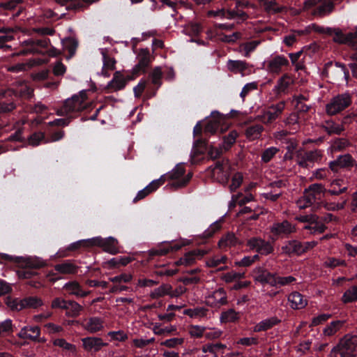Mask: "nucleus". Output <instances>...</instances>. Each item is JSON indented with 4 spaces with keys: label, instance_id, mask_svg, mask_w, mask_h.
<instances>
[{
    "label": "nucleus",
    "instance_id": "nucleus-1",
    "mask_svg": "<svg viewBox=\"0 0 357 357\" xmlns=\"http://www.w3.org/2000/svg\"><path fill=\"white\" fill-rule=\"evenodd\" d=\"M50 40L43 38L40 40L29 39L22 43L24 49L15 55H25L28 54H45L47 53L50 56H56L59 54V51L54 47L48 49Z\"/></svg>",
    "mask_w": 357,
    "mask_h": 357
},
{
    "label": "nucleus",
    "instance_id": "nucleus-2",
    "mask_svg": "<svg viewBox=\"0 0 357 357\" xmlns=\"http://www.w3.org/2000/svg\"><path fill=\"white\" fill-rule=\"evenodd\" d=\"M357 336L346 335L334 347L329 357H356Z\"/></svg>",
    "mask_w": 357,
    "mask_h": 357
},
{
    "label": "nucleus",
    "instance_id": "nucleus-3",
    "mask_svg": "<svg viewBox=\"0 0 357 357\" xmlns=\"http://www.w3.org/2000/svg\"><path fill=\"white\" fill-rule=\"evenodd\" d=\"M324 70L331 82L347 84L349 73L345 65L337 62H328L325 65Z\"/></svg>",
    "mask_w": 357,
    "mask_h": 357
},
{
    "label": "nucleus",
    "instance_id": "nucleus-4",
    "mask_svg": "<svg viewBox=\"0 0 357 357\" xmlns=\"http://www.w3.org/2000/svg\"><path fill=\"white\" fill-rule=\"evenodd\" d=\"M351 103V96L349 93H343L333 97L326 105V112L329 116L335 115Z\"/></svg>",
    "mask_w": 357,
    "mask_h": 357
},
{
    "label": "nucleus",
    "instance_id": "nucleus-5",
    "mask_svg": "<svg viewBox=\"0 0 357 357\" xmlns=\"http://www.w3.org/2000/svg\"><path fill=\"white\" fill-rule=\"evenodd\" d=\"M86 99V91H80L79 94L73 96L71 98H68L65 101L63 107L57 111V114L63 116L82 110L85 107L84 102Z\"/></svg>",
    "mask_w": 357,
    "mask_h": 357
},
{
    "label": "nucleus",
    "instance_id": "nucleus-6",
    "mask_svg": "<svg viewBox=\"0 0 357 357\" xmlns=\"http://www.w3.org/2000/svg\"><path fill=\"white\" fill-rule=\"evenodd\" d=\"M321 158L322 151L320 150L301 151L297 153L296 162L300 167L308 168L312 167L314 162H319Z\"/></svg>",
    "mask_w": 357,
    "mask_h": 357
},
{
    "label": "nucleus",
    "instance_id": "nucleus-7",
    "mask_svg": "<svg viewBox=\"0 0 357 357\" xmlns=\"http://www.w3.org/2000/svg\"><path fill=\"white\" fill-rule=\"evenodd\" d=\"M289 65V60L284 55L272 56L264 62L265 70L271 74H280L284 68Z\"/></svg>",
    "mask_w": 357,
    "mask_h": 357
},
{
    "label": "nucleus",
    "instance_id": "nucleus-8",
    "mask_svg": "<svg viewBox=\"0 0 357 357\" xmlns=\"http://www.w3.org/2000/svg\"><path fill=\"white\" fill-rule=\"evenodd\" d=\"M250 250H255L261 255H268L273 250V248L269 242L265 241L261 238L253 237L247 242Z\"/></svg>",
    "mask_w": 357,
    "mask_h": 357
},
{
    "label": "nucleus",
    "instance_id": "nucleus-9",
    "mask_svg": "<svg viewBox=\"0 0 357 357\" xmlns=\"http://www.w3.org/2000/svg\"><path fill=\"white\" fill-rule=\"evenodd\" d=\"M285 107V102L281 101L270 106L261 115L264 123H271L277 119L282 113Z\"/></svg>",
    "mask_w": 357,
    "mask_h": 357
},
{
    "label": "nucleus",
    "instance_id": "nucleus-10",
    "mask_svg": "<svg viewBox=\"0 0 357 357\" xmlns=\"http://www.w3.org/2000/svg\"><path fill=\"white\" fill-rule=\"evenodd\" d=\"M206 302L208 305L213 307H220L227 303V296L225 290L223 288H219L206 298Z\"/></svg>",
    "mask_w": 357,
    "mask_h": 357
},
{
    "label": "nucleus",
    "instance_id": "nucleus-11",
    "mask_svg": "<svg viewBox=\"0 0 357 357\" xmlns=\"http://www.w3.org/2000/svg\"><path fill=\"white\" fill-rule=\"evenodd\" d=\"M208 15L227 20H233L236 18H241L244 20L246 17V14L243 10H234L231 8H228L227 10L221 8L216 10H210L208 12Z\"/></svg>",
    "mask_w": 357,
    "mask_h": 357
},
{
    "label": "nucleus",
    "instance_id": "nucleus-12",
    "mask_svg": "<svg viewBox=\"0 0 357 357\" xmlns=\"http://www.w3.org/2000/svg\"><path fill=\"white\" fill-rule=\"evenodd\" d=\"M82 342L84 349L89 352L99 351L107 345L102 338L95 336L84 337L82 339Z\"/></svg>",
    "mask_w": 357,
    "mask_h": 357
},
{
    "label": "nucleus",
    "instance_id": "nucleus-13",
    "mask_svg": "<svg viewBox=\"0 0 357 357\" xmlns=\"http://www.w3.org/2000/svg\"><path fill=\"white\" fill-rule=\"evenodd\" d=\"M326 189L321 184L314 183L305 190L304 195L312 204L319 200L321 196L326 192Z\"/></svg>",
    "mask_w": 357,
    "mask_h": 357
},
{
    "label": "nucleus",
    "instance_id": "nucleus-14",
    "mask_svg": "<svg viewBox=\"0 0 357 357\" xmlns=\"http://www.w3.org/2000/svg\"><path fill=\"white\" fill-rule=\"evenodd\" d=\"M271 232L278 236H287L290 234L295 231L294 225L287 220L282 222H275L271 227Z\"/></svg>",
    "mask_w": 357,
    "mask_h": 357
},
{
    "label": "nucleus",
    "instance_id": "nucleus-15",
    "mask_svg": "<svg viewBox=\"0 0 357 357\" xmlns=\"http://www.w3.org/2000/svg\"><path fill=\"white\" fill-rule=\"evenodd\" d=\"M82 328L90 333H96L104 328V320L99 317H91L84 320Z\"/></svg>",
    "mask_w": 357,
    "mask_h": 357
},
{
    "label": "nucleus",
    "instance_id": "nucleus-16",
    "mask_svg": "<svg viewBox=\"0 0 357 357\" xmlns=\"http://www.w3.org/2000/svg\"><path fill=\"white\" fill-rule=\"evenodd\" d=\"M225 120V116L218 111H213L207 121L205 131L211 133L215 132Z\"/></svg>",
    "mask_w": 357,
    "mask_h": 357
},
{
    "label": "nucleus",
    "instance_id": "nucleus-17",
    "mask_svg": "<svg viewBox=\"0 0 357 357\" xmlns=\"http://www.w3.org/2000/svg\"><path fill=\"white\" fill-rule=\"evenodd\" d=\"M63 288L67 291L70 295L77 297H85L90 293L89 291H84L80 284L76 280H72L65 283Z\"/></svg>",
    "mask_w": 357,
    "mask_h": 357
},
{
    "label": "nucleus",
    "instance_id": "nucleus-18",
    "mask_svg": "<svg viewBox=\"0 0 357 357\" xmlns=\"http://www.w3.org/2000/svg\"><path fill=\"white\" fill-rule=\"evenodd\" d=\"M356 165V161L353 158V157L349 154L341 155L337 157V158L330 162V168L333 171H336V166L340 167H353Z\"/></svg>",
    "mask_w": 357,
    "mask_h": 357
},
{
    "label": "nucleus",
    "instance_id": "nucleus-19",
    "mask_svg": "<svg viewBox=\"0 0 357 357\" xmlns=\"http://www.w3.org/2000/svg\"><path fill=\"white\" fill-rule=\"evenodd\" d=\"M206 253V251L202 250H195L188 252L184 255L178 261H176L177 265H183L188 266L193 264L198 257H202Z\"/></svg>",
    "mask_w": 357,
    "mask_h": 357
},
{
    "label": "nucleus",
    "instance_id": "nucleus-20",
    "mask_svg": "<svg viewBox=\"0 0 357 357\" xmlns=\"http://www.w3.org/2000/svg\"><path fill=\"white\" fill-rule=\"evenodd\" d=\"M260 6L268 14H276L283 12L285 7L280 5L278 0H259Z\"/></svg>",
    "mask_w": 357,
    "mask_h": 357
},
{
    "label": "nucleus",
    "instance_id": "nucleus-21",
    "mask_svg": "<svg viewBox=\"0 0 357 357\" xmlns=\"http://www.w3.org/2000/svg\"><path fill=\"white\" fill-rule=\"evenodd\" d=\"M128 78L125 77L120 71H116L113 76L112 79L107 84V88L116 91L123 89Z\"/></svg>",
    "mask_w": 357,
    "mask_h": 357
},
{
    "label": "nucleus",
    "instance_id": "nucleus-22",
    "mask_svg": "<svg viewBox=\"0 0 357 357\" xmlns=\"http://www.w3.org/2000/svg\"><path fill=\"white\" fill-rule=\"evenodd\" d=\"M292 83V79L287 74H284L278 80L273 91L277 95L285 94Z\"/></svg>",
    "mask_w": 357,
    "mask_h": 357
},
{
    "label": "nucleus",
    "instance_id": "nucleus-23",
    "mask_svg": "<svg viewBox=\"0 0 357 357\" xmlns=\"http://www.w3.org/2000/svg\"><path fill=\"white\" fill-rule=\"evenodd\" d=\"M333 8V3L327 0H321L316 8L312 11V15L315 17H324L331 13Z\"/></svg>",
    "mask_w": 357,
    "mask_h": 357
},
{
    "label": "nucleus",
    "instance_id": "nucleus-24",
    "mask_svg": "<svg viewBox=\"0 0 357 357\" xmlns=\"http://www.w3.org/2000/svg\"><path fill=\"white\" fill-rule=\"evenodd\" d=\"M165 176V175H162L160 178L151 181L149 185L139 190L135 197L134 202L143 199L149 193L155 190L160 185L163 183Z\"/></svg>",
    "mask_w": 357,
    "mask_h": 357
},
{
    "label": "nucleus",
    "instance_id": "nucleus-25",
    "mask_svg": "<svg viewBox=\"0 0 357 357\" xmlns=\"http://www.w3.org/2000/svg\"><path fill=\"white\" fill-rule=\"evenodd\" d=\"M281 250L282 254L288 255L291 254L300 255L303 253V249L302 248L301 243L295 240L284 243V244L281 247Z\"/></svg>",
    "mask_w": 357,
    "mask_h": 357
},
{
    "label": "nucleus",
    "instance_id": "nucleus-26",
    "mask_svg": "<svg viewBox=\"0 0 357 357\" xmlns=\"http://www.w3.org/2000/svg\"><path fill=\"white\" fill-rule=\"evenodd\" d=\"M288 301L291 307L295 310L303 309L307 304V300L304 298L301 294L297 291H294L289 295Z\"/></svg>",
    "mask_w": 357,
    "mask_h": 357
},
{
    "label": "nucleus",
    "instance_id": "nucleus-27",
    "mask_svg": "<svg viewBox=\"0 0 357 357\" xmlns=\"http://www.w3.org/2000/svg\"><path fill=\"white\" fill-rule=\"evenodd\" d=\"M40 331L38 326H24L18 333L22 339L36 340L40 336Z\"/></svg>",
    "mask_w": 357,
    "mask_h": 357
},
{
    "label": "nucleus",
    "instance_id": "nucleus-28",
    "mask_svg": "<svg viewBox=\"0 0 357 357\" xmlns=\"http://www.w3.org/2000/svg\"><path fill=\"white\" fill-rule=\"evenodd\" d=\"M331 188L326 190L331 195H339L347 190V186L344 183V180L337 178L333 180L330 184Z\"/></svg>",
    "mask_w": 357,
    "mask_h": 357
},
{
    "label": "nucleus",
    "instance_id": "nucleus-29",
    "mask_svg": "<svg viewBox=\"0 0 357 357\" xmlns=\"http://www.w3.org/2000/svg\"><path fill=\"white\" fill-rule=\"evenodd\" d=\"M54 269L61 274H75L78 267L73 262L66 261L63 263L56 264Z\"/></svg>",
    "mask_w": 357,
    "mask_h": 357
},
{
    "label": "nucleus",
    "instance_id": "nucleus-30",
    "mask_svg": "<svg viewBox=\"0 0 357 357\" xmlns=\"http://www.w3.org/2000/svg\"><path fill=\"white\" fill-rule=\"evenodd\" d=\"M308 100V96L303 94L295 95L292 98V102L294 103L295 108L298 112H306L310 108V105H306L305 101Z\"/></svg>",
    "mask_w": 357,
    "mask_h": 357
},
{
    "label": "nucleus",
    "instance_id": "nucleus-31",
    "mask_svg": "<svg viewBox=\"0 0 357 357\" xmlns=\"http://www.w3.org/2000/svg\"><path fill=\"white\" fill-rule=\"evenodd\" d=\"M255 280L262 284H268L272 287H276V274L271 273L266 271H261L255 277Z\"/></svg>",
    "mask_w": 357,
    "mask_h": 357
},
{
    "label": "nucleus",
    "instance_id": "nucleus-32",
    "mask_svg": "<svg viewBox=\"0 0 357 357\" xmlns=\"http://www.w3.org/2000/svg\"><path fill=\"white\" fill-rule=\"evenodd\" d=\"M105 241L102 240V238L100 236L93 237L91 238L79 240L75 243L70 244L68 247V250H74L77 249L79 246L83 245L86 247L93 246V243H99L102 244Z\"/></svg>",
    "mask_w": 357,
    "mask_h": 357
},
{
    "label": "nucleus",
    "instance_id": "nucleus-33",
    "mask_svg": "<svg viewBox=\"0 0 357 357\" xmlns=\"http://www.w3.org/2000/svg\"><path fill=\"white\" fill-rule=\"evenodd\" d=\"M138 63L133 68L134 73L145 72L150 62L149 52L144 50L142 51L138 56Z\"/></svg>",
    "mask_w": 357,
    "mask_h": 357
},
{
    "label": "nucleus",
    "instance_id": "nucleus-34",
    "mask_svg": "<svg viewBox=\"0 0 357 357\" xmlns=\"http://www.w3.org/2000/svg\"><path fill=\"white\" fill-rule=\"evenodd\" d=\"M102 240L105 241L103 243H93V246L98 245L100 247H102L105 251L109 252L111 254H116L118 252V249L116 247V239L110 236L107 238H102Z\"/></svg>",
    "mask_w": 357,
    "mask_h": 357
},
{
    "label": "nucleus",
    "instance_id": "nucleus-35",
    "mask_svg": "<svg viewBox=\"0 0 357 357\" xmlns=\"http://www.w3.org/2000/svg\"><path fill=\"white\" fill-rule=\"evenodd\" d=\"M279 322V319L275 317H270L265 319L260 322H259L257 324H256L253 328V331L255 332H261L266 331L271 328H272L273 326L276 325Z\"/></svg>",
    "mask_w": 357,
    "mask_h": 357
},
{
    "label": "nucleus",
    "instance_id": "nucleus-36",
    "mask_svg": "<svg viewBox=\"0 0 357 357\" xmlns=\"http://www.w3.org/2000/svg\"><path fill=\"white\" fill-rule=\"evenodd\" d=\"M240 241L236 237L234 234L228 233L225 236H223L218 242V245L220 248H230L233 246H236L239 244Z\"/></svg>",
    "mask_w": 357,
    "mask_h": 357
},
{
    "label": "nucleus",
    "instance_id": "nucleus-37",
    "mask_svg": "<svg viewBox=\"0 0 357 357\" xmlns=\"http://www.w3.org/2000/svg\"><path fill=\"white\" fill-rule=\"evenodd\" d=\"M228 69L234 73H241L247 69L248 64L245 61L241 60H229L227 62Z\"/></svg>",
    "mask_w": 357,
    "mask_h": 357
},
{
    "label": "nucleus",
    "instance_id": "nucleus-38",
    "mask_svg": "<svg viewBox=\"0 0 357 357\" xmlns=\"http://www.w3.org/2000/svg\"><path fill=\"white\" fill-rule=\"evenodd\" d=\"M260 43L261 41L257 40L244 43L239 46V51L244 56L249 57Z\"/></svg>",
    "mask_w": 357,
    "mask_h": 357
},
{
    "label": "nucleus",
    "instance_id": "nucleus-39",
    "mask_svg": "<svg viewBox=\"0 0 357 357\" xmlns=\"http://www.w3.org/2000/svg\"><path fill=\"white\" fill-rule=\"evenodd\" d=\"M228 257L226 255H214L207 259L206 265L209 268H218L222 264H227Z\"/></svg>",
    "mask_w": 357,
    "mask_h": 357
},
{
    "label": "nucleus",
    "instance_id": "nucleus-40",
    "mask_svg": "<svg viewBox=\"0 0 357 357\" xmlns=\"http://www.w3.org/2000/svg\"><path fill=\"white\" fill-rule=\"evenodd\" d=\"M170 289H171V284H167V283L162 284L160 287L154 289L150 293V297L152 299H158V298H161L166 295L169 296Z\"/></svg>",
    "mask_w": 357,
    "mask_h": 357
},
{
    "label": "nucleus",
    "instance_id": "nucleus-41",
    "mask_svg": "<svg viewBox=\"0 0 357 357\" xmlns=\"http://www.w3.org/2000/svg\"><path fill=\"white\" fill-rule=\"evenodd\" d=\"M323 128L330 135L340 134L344 130L342 125L335 123L333 121H326L323 124Z\"/></svg>",
    "mask_w": 357,
    "mask_h": 357
},
{
    "label": "nucleus",
    "instance_id": "nucleus-42",
    "mask_svg": "<svg viewBox=\"0 0 357 357\" xmlns=\"http://www.w3.org/2000/svg\"><path fill=\"white\" fill-rule=\"evenodd\" d=\"M208 310L204 307L186 309L183 314L193 319H201L206 316Z\"/></svg>",
    "mask_w": 357,
    "mask_h": 357
},
{
    "label": "nucleus",
    "instance_id": "nucleus-43",
    "mask_svg": "<svg viewBox=\"0 0 357 357\" xmlns=\"http://www.w3.org/2000/svg\"><path fill=\"white\" fill-rule=\"evenodd\" d=\"M347 204V200L342 199L341 202H329L327 200L322 201L321 206L327 211H340L343 209Z\"/></svg>",
    "mask_w": 357,
    "mask_h": 357
},
{
    "label": "nucleus",
    "instance_id": "nucleus-44",
    "mask_svg": "<svg viewBox=\"0 0 357 357\" xmlns=\"http://www.w3.org/2000/svg\"><path fill=\"white\" fill-rule=\"evenodd\" d=\"M82 310V306L78 303L74 301H68L66 309V314L68 317H75L80 314Z\"/></svg>",
    "mask_w": 357,
    "mask_h": 357
},
{
    "label": "nucleus",
    "instance_id": "nucleus-45",
    "mask_svg": "<svg viewBox=\"0 0 357 357\" xmlns=\"http://www.w3.org/2000/svg\"><path fill=\"white\" fill-rule=\"evenodd\" d=\"M245 278V273L243 272H236V271H230L227 273L223 274L221 276V280L225 282L226 283H231L233 282H236Z\"/></svg>",
    "mask_w": 357,
    "mask_h": 357
},
{
    "label": "nucleus",
    "instance_id": "nucleus-46",
    "mask_svg": "<svg viewBox=\"0 0 357 357\" xmlns=\"http://www.w3.org/2000/svg\"><path fill=\"white\" fill-rule=\"evenodd\" d=\"M53 344L54 346L59 347L60 348H62L63 349L69 351L73 355H75L77 351V349L75 345L70 344L69 342H67L63 338H58L55 339L53 341Z\"/></svg>",
    "mask_w": 357,
    "mask_h": 357
},
{
    "label": "nucleus",
    "instance_id": "nucleus-47",
    "mask_svg": "<svg viewBox=\"0 0 357 357\" xmlns=\"http://www.w3.org/2000/svg\"><path fill=\"white\" fill-rule=\"evenodd\" d=\"M100 53L102 55L103 67L102 74L106 77L108 76L107 73H104V69L113 70L114 69L116 61L114 58L107 57L104 49H100Z\"/></svg>",
    "mask_w": 357,
    "mask_h": 357
},
{
    "label": "nucleus",
    "instance_id": "nucleus-48",
    "mask_svg": "<svg viewBox=\"0 0 357 357\" xmlns=\"http://www.w3.org/2000/svg\"><path fill=\"white\" fill-rule=\"evenodd\" d=\"M21 263H24L27 267L37 268L45 265V261L36 257H26L21 260Z\"/></svg>",
    "mask_w": 357,
    "mask_h": 357
},
{
    "label": "nucleus",
    "instance_id": "nucleus-49",
    "mask_svg": "<svg viewBox=\"0 0 357 357\" xmlns=\"http://www.w3.org/2000/svg\"><path fill=\"white\" fill-rule=\"evenodd\" d=\"M6 303L12 310L20 311L24 309V299L8 298Z\"/></svg>",
    "mask_w": 357,
    "mask_h": 357
},
{
    "label": "nucleus",
    "instance_id": "nucleus-50",
    "mask_svg": "<svg viewBox=\"0 0 357 357\" xmlns=\"http://www.w3.org/2000/svg\"><path fill=\"white\" fill-rule=\"evenodd\" d=\"M343 303H351L357 301V286H353L347 289L342 296Z\"/></svg>",
    "mask_w": 357,
    "mask_h": 357
},
{
    "label": "nucleus",
    "instance_id": "nucleus-51",
    "mask_svg": "<svg viewBox=\"0 0 357 357\" xmlns=\"http://www.w3.org/2000/svg\"><path fill=\"white\" fill-rule=\"evenodd\" d=\"M351 145L350 142L344 138L335 139L331 145L332 149L335 151H340L346 149Z\"/></svg>",
    "mask_w": 357,
    "mask_h": 357
},
{
    "label": "nucleus",
    "instance_id": "nucleus-52",
    "mask_svg": "<svg viewBox=\"0 0 357 357\" xmlns=\"http://www.w3.org/2000/svg\"><path fill=\"white\" fill-rule=\"evenodd\" d=\"M238 317V312L233 309H229L221 314L220 321L222 322H233L237 320Z\"/></svg>",
    "mask_w": 357,
    "mask_h": 357
},
{
    "label": "nucleus",
    "instance_id": "nucleus-53",
    "mask_svg": "<svg viewBox=\"0 0 357 357\" xmlns=\"http://www.w3.org/2000/svg\"><path fill=\"white\" fill-rule=\"evenodd\" d=\"M24 309L31 307V308H37L43 305V301L36 296H30L24 298Z\"/></svg>",
    "mask_w": 357,
    "mask_h": 357
},
{
    "label": "nucleus",
    "instance_id": "nucleus-54",
    "mask_svg": "<svg viewBox=\"0 0 357 357\" xmlns=\"http://www.w3.org/2000/svg\"><path fill=\"white\" fill-rule=\"evenodd\" d=\"M176 331L174 326H165L161 328L159 324H155L153 327V331L155 335H167Z\"/></svg>",
    "mask_w": 357,
    "mask_h": 357
},
{
    "label": "nucleus",
    "instance_id": "nucleus-55",
    "mask_svg": "<svg viewBox=\"0 0 357 357\" xmlns=\"http://www.w3.org/2000/svg\"><path fill=\"white\" fill-rule=\"evenodd\" d=\"M263 130V127L261 125H254L247 128L246 135L250 139H255L260 136Z\"/></svg>",
    "mask_w": 357,
    "mask_h": 357
},
{
    "label": "nucleus",
    "instance_id": "nucleus-56",
    "mask_svg": "<svg viewBox=\"0 0 357 357\" xmlns=\"http://www.w3.org/2000/svg\"><path fill=\"white\" fill-rule=\"evenodd\" d=\"M238 133L236 130H231L229 133L224 137L222 144L224 150H227L235 142Z\"/></svg>",
    "mask_w": 357,
    "mask_h": 357
},
{
    "label": "nucleus",
    "instance_id": "nucleus-57",
    "mask_svg": "<svg viewBox=\"0 0 357 357\" xmlns=\"http://www.w3.org/2000/svg\"><path fill=\"white\" fill-rule=\"evenodd\" d=\"M354 38V33H349L344 36L341 31L337 29L335 30V35L333 36V40L339 43H345L349 41H351Z\"/></svg>",
    "mask_w": 357,
    "mask_h": 357
},
{
    "label": "nucleus",
    "instance_id": "nucleus-58",
    "mask_svg": "<svg viewBox=\"0 0 357 357\" xmlns=\"http://www.w3.org/2000/svg\"><path fill=\"white\" fill-rule=\"evenodd\" d=\"M37 63L34 60L30 61L29 63H17L16 65L11 66L8 68V70L13 73H19L22 71L26 70L27 69L30 68L31 66H33L34 64Z\"/></svg>",
    "mask_w": 357,
    "mask_h": 357
},
{
    "label": "nucleus",
    "instance_id": "nucleus-59",
    "mask_svg": "<svg viewBox=\"0 0 357 357\" xmlns=\"http://www.w3.org/2000/svg\"><path fill=\"white\" fill-rule=\"evenodd\" d=\"M62 43L63 44L64 47L68 50L70 54V56L68 57V59H69L75 54L77 46V43L73 38L66 39L64 40H62Z\"/></svg>",
    "mask_w": 357,
    "mask_h": 357
},
{
    "label": "nucleus",
    "instance_id": "nucleus-60",
    "mask_svg": "<svg viewBox=\"0 0 357 357\" xmlns=\"http://www.w3.org/2000/svg\"><path fill=\"white\" fill-rule=\"evenodd\" d=\"M107 335L110 337L111 340L124 342L128 340V335L122 330L116 331H109L107 333Z\"/></svg>",
    "mask_w": 357,
    "mask_h": 357
},
{
    "label": "nucleus",
    "instance_id": "nucleus-61",
    "mask_svg": "<svg viewBox=\"0 0 357 357\" xmlns=\"http://www.w3.org/2000/svg\"><path fill=\"white\" fill-rule=\"evenodd\" d=\"M132 275L130 273H122L119 275L109 278V281L113 283L121 284L128 283L132 280Z\"/></svg>",
    "mask_w": 357,
    "mask_h": 357
},
{
    "label": "nucleus",
    "instance_id": "nucleus-62",
    "mask_svg": "<svg viewBox=\"0 0 357 357\" xmlns=\"http://www.w3.org/2000/svg\"><path fill=\"white\" fill-rule=\"evenodd\" d=\"M342 324V322L340 321H334L331 322V324L324 328V335L328 336L333 335L337 331Z\"/></svg>",
    "mask_w": 357,
    "mask_h": 357
},
{
    "label": "nucleus",
    "instance_id": "nucleus-63",
    "mask_svg": "<svg viewBox=\"0 0 357 357\" xmlns=\"http://www.w3.org/2000/svg\"><path fill=\"white\" fill-rule=\"evenodd\" d=\"M183 31L188 34L197 36L202 31V27L197 22H190L187 24Z\"/></svg>",
    "mask_w": 357,
    "mask_h": 357
},
{
    "label": "nucleus",
    "instance_id": "nucleus-64",
    "mask_svg": "<svg viewBox=\"0 0 357 357\" xmlns=\"http://www.w3.org/2000/svg\"><path fill=\"white\" fill-rule=\"evenodd\" d=\"M278 151L279 149L274 146H271L265 149L261 154V160L264 162H269Z\"/></svg>",
    "mask_w": 357,
    "mask_h": 357
}]
</instances>
